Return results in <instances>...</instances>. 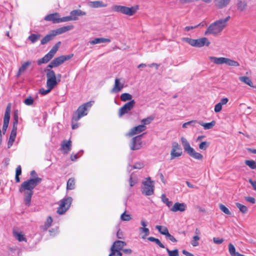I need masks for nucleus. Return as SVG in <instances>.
<instances>
[{
  "instance_id": "f257e3e1",
  "label": "nucleus",
  "mask_w": 256,
  "mask_h": 256,
  "mask_svg": "<svg viewBox=\"0 0 256 256\" xmlns=\"http://www.w3.org/2000/svg\"><path fill=\"white\" fill-rule=\"evenodd\" d=\"M42 181V179L40 178L36 177L24 181L21 184L19 192H24V201L26 206H29L30 204L32 196L34 193L33 190Z\"/></svg>"
},
{
  "instance_id": "f03ea898",
  "label": "nucleus",
  "mask_w": 256,
  "mask_h": 256,
  "mask_svg": "<svg viewBox=\"0 0 256 256\" xmlns=\"http://www.w3.org/2000/svg\"><path fill=\"white\" fill-rule=\"evenodd\" d=\"M230 18V16H228L224 19H220L212 23L205 32V35L212 34L216 36L220 34L227 26Z\"/></svg>"
},
{
  "instance_id": "7ed1b4c3",
  "label": "nucleus",
  "mask_w": 256,
  "mask_h": 256,
  "mask_svg": "<svg viewBox=\"0 0 256 256\" xmlns=\"http://www.w3.org/2000/svg\"><path fill=\"white\" fill-rule=\"evenodd\" d=\"M44 71L46 72V89L45 90L42 88L40 90V92L42 95H46L48 94L58 84L54 72L50 69H46Z\"/></svg>"
},
{
  "instance_id": "20e7f679",
  "label": "nucleus",
  "mask_w": 256,
  "mask_h": 256,
  "mask_svg": "<svg viewBox=\"0 0 256 256\" xmlns=\"http://www.w3.org/2000/svg\"><path fill=\"white\" fill-rule=\"evenodd\" d=\"M114 12H119L128 16H132L135 14L138 9V6L128 7L124 6L114 4L111 7Z\"/></svg>"
},
{
  "instance_id": "39448f33",
  "label": "nucleus",
  "mask_w": 256,
  "mask_h": 256,
  "mask_svg": "<svg viewBox=\"0 0 256 256\" xmlns=\"http://www.w3.org/2000/svg\"><path fill=\"white\" fill-rule=\"evenodd\" d=\"M181 142L184 151L191 157L198 160H202L203 158V156L198 152L190 146V143L187 140L184 138H181Z\"/></svg>"
},
{
  "instance_id": "423d86ee",
  "label": "nucleus",
  "mask_w": 256,
  "mask_h": 256,
  "mask_svg": "<svg viewBox=\"0 0 256 256\" xmlns=\"http://www.w3.org/2000/svg\"><path fill=\"white\" fill-rule=\"evenodd\" d=\"M208 58L211 62L218 65L226 64L228 66H240L238 62L224 57L218 58L210 56L208 57Z\"/></svg>"
},
{
  "instance_id": "0eeeda50",
  "label": "nucleus",
  "mask_w": 256,
  "mask_h": 256,
  "mask_svg": "<svg viewBox=\"0 0 256 256\" xmlns=\"http://www.w3.org/2000/svg\"><path fill=\"white\" fill-rule=\"evenodd\" d=\"M183 42H185L194 47L200 48L204 45L208 46L210 42L206 38H202L198 39H192L189 38H182Z\"/></svg>"
},
{
  "instance_id": "6e6552de",
  "label": "nucleus",
  "mask_w": 256,
  "mask_h": 256,
  "mask_svg": "<svg viewBox=\"0 0 256 256\" xmlns=\"http://www.w3.org/2000/svg\"><path fill=\"white\" fill-rule=\"evenodd\" d=\"M154 182L151 180L150 177L146 178V180L142 182V192L143 194L149 196L154 194Z\"/></svg>"
},
{
  "instance_id": "1a4fd4ad",
  "label": "nucleus",
  "mask_w": 256,
  "mask_h": 256,
  "mask_svg": "<svg viewBox=\"0 0 256 256\" xmlns=\"http://www.w3.org/2000/svg\"><path fill=\"white\" fill-rule=\"evenodd\" d=\"M93 102H89L80 106L77 110L78 116H74L72 120L78 121L82 117L86 116L88 114V109L91 108Z\"/></svg>"
},
{
  "instance_id": "9d476101",
  "label": "nucleus",
  "mask_w": 256,
  "mask_h": 256,
  "mask_svg": "<svg viewBox=\"0 0 256 256\" xmlns=\"http://www.w3.org/2000/svg\"><path fill=\"white\" fill-rule=\"evenodd\" d=\"M72 202L71 197H67L62 199L60 201L59 207L58 208L57 212L59 214H63L70 207Z\"/></svg>"
},
{
  "instance_id": "9b49d317",
  "label": "nucleus",
  "mask_w": 256,
  "mask_h": 256,
  "mask_svg": "<svg viewBox=\"0 0 256 256\" xmlns=\"http://www.w3.org/2000/svg\"><path fill=\"white\" fill-rule=\"evenodd\" d=\"M71 58L70 56H60L57 57L53 60L48 66L46 69H50L53 68H56L60 65L63 64L64 62L68 60Z\"/></svg>"
},
{
  "instance_id": "f8f14e48",
  "label": "nucleus",
  "mask_w": 256,
  "mask_h": 256,
  "mask_svg": "<svg viewBox=\"0 0 256 256\" xmlns=\"http://www.w3.org/2000/svg\"><path fill=\"white\" fill-rule=\"evenodd\" d=\"M136 102L134 100H132L125 104L118 110V116L122 117L123 115L128 114L134 106Z\"/></svg>"
},
{
  "instance_id": "ddd939ff",
  "label": "nucleus",
  "mask_w": 256,
  "mask_h": 256,
  "mask_svg": "<svg viewBox=\"0 0 256 256\" xmlns=\"http://www.w3.org/2000/svg\"><path fill=\"white\" fill-rule=\"evenodd\" d=\"M144 134L133 138L130 144V148L132 150H140L142 146V137Z\"/></svg>"
},
{
  "instance_id": "4468645a",
  "label": "nucleus",
  "mask_w": 256,
  "mask_h": 256,
  "mask_svg": "<svg viewBox=\"0 0 256 256\" xmlns=\"http://www.w3.org/2000/svg\"><path fill=\"white\" fill-rule=\"evenodd\" d=\"M182 153V148L176 142H174L172 144V150L170 152V159L172 160L176 157L181 156Z\"/></svg>"
},
{
  "instance_id": "2eb2a0df",
  "label": "nucleus",
  "mask_w": 256,
  "mask_h": 256,
  "mask_svg": "<svg viewBox=\"0 0 256 256\" xmlns=\"http://www.w3.org/2000/svg\"><path fill=\"white\" fill-rule=\"evenodd\" d=\"M146 129V126L140 124L131 128L128 135L131 136L144 132Z\"/></svg>"
},
{
  "instance_id": "dca6fc26",
  "label": "nucleus",
  "mask_w": 256,
  "mask_h": 256,
  "mask_svg": "<svg viewBox=\"0 0 256 256\" xmlns=\"http://www.w3.org/2000/svg\"><path fill=\"white\" fill-rule=\"evenodd\" d=\"M124 87V83L120 82V79L116 78L114 80V84L111 90V93H118L120 92Z\"/></svg>"
},
{
  "instance_id": "f3484780",
  "label": "nucleus",
  "mask_w": 256,
  "mask_h": 256,
  "mask_svg": "<svg viewBox=\"0 0 256 256\" xmlns=\"http://www.w3.org/2000/svg\"><path fill=\"white\" fill-rule=\"evenodd\" d=\"M73 21H76L78 20L79 16H86V13L84 11H82L80 9H76L72 10L70 12Z\"/></svg>"
},
{
  "instance_id": "a211bd4d",
  "label": "nucleus",
  "mask_w": 256,
  "mask_h": 256,
  "mask_svg": "<svg viewBox=\"0 0 256 256\" xmlns=\"http://www.w3.org/2000/svg\"><path fill=\"white\" fill-rule=\"evenodd\" d=\"M186 208V205L184 203L176 202L170 208V210L173 212L180 211V212H184Z\"/></svg>"
},
{
  "instance_id": "6ab92c4d",
  "label": "nucleus",
  "mask_w": 256,
  "mask_h": 256,
  "mask_svg": "<svg viewBox=\"0 0 256 256\" xmlns=\"http://www.w3.org/2000/svg\"><path fill=\"white\" fill-rule=\"evenodd\" d=\"M16 126H12V128L10 132L9 140L8 142V148H10L13 144L15 140V138L16 136Z\"/></svg>"
},
{
  "instance_id": "aec40b11",
  "label": "nucleus",
  "mask_w": 256,
  "mask_h": 256,
  "mask_svg": "<svg viewBox=\"0 0 256 256\" xmlns=\"http://www.w3.org/2000/svg\"><path fill=\"white\" fill-rule=\"evenodd\" d=\"M72 147V142L70 140H64L61 144V150L64 154H68L70 150Z\"/></svg>"
},
{
  "instance_id": "412c9836",
  "label": "nucleus",
  "mask_w": 256,
  "mask_h": 256,
  "mask_svg": "<svg viewBox=\"0 0 256 256\" xmlns=\"http://www.w3.org/2000/svg\"><path fill=\"white\" fill-rule=\"evenodd\" d=\"M74 28L72 25H69L67 26H64L56 30H53L52 32L55 36L64 34L68 30H72Z\"/></svg>"
},
{
  "instance_id": "4be33fe9",
  "label": "nucleus",
  "mask_w": 256,
  "mask_h": 256,
  "mask_svg": "<svg viewBox=\"0 0 256 256\" xmlns=\"http://www.w3.org/2000/svg\"><path fill=\"white\" fill-rule=\"evenodd\" d=\"M60 14L58 12L47 15L44 18L46 21L52 22L54 23H59Z\"/></svg>"
},
{
  "instance_id": "5701e85b",
  "label": "nucleus",
  "mask_w": 256,
  "mask_h": 256,
  "mask_svg": "<svg viewBox=\"0 0 256 256\" xmlns=\"http://www.w3.org/2000/svg\"><path fill=\"white\" fill-rule=\"evenodd\" d=\"M32 62L31 61L28 60L22 64L18 69L16 76L19 77L26 70V68L32 64Z\"/></svg>"
},
{
  "instance_id": "b1692460",
  "label": "nucleus",
  "mask_w": 256,
  "mask_h": 256,
  "mask_svg": "<svg viewBox=\"0 0 256 256\" xmlns=\"http://www.w3.org/2000/svg\"><path fill=\"white\" fill-rule=\"evenodd\" d=\"M88 4L90 7L92 8H104L107 6V4L100 0L90 2Z\"/></svg>"
},
{
  "instance_id": "393cba45",
  "label": "nucleus",
  "mask_w": 256,
  "mask_h": 256,
  "mask_svg": "<svg viewBox=\"0 0 256 256\" xmlns=\"http://www.w3.org/2000/svg\"><path fill=\"white\" fill-rule=\"evenodd\" d=\"M126 245V243L120 240H116L111 246L112 248L120 251Z\"/></svg>"
},
{
  "instance_id": "a878e982",
  "label": "nucleus",
  "mask_w": 256,
  "mask_h": 256,
  "mask_svg": "<svg viewBox=\"0 0 256 256\" xmlns=\"http://www.w3.org/2000/svg\"><path fill=\"white\" fill-rule=\"evenodd\" d=\"M55 35L54 34L52 30L48 34L46 35L44 38H42L41 40L40 43L42 44H45L50 40L54 39Z\"/></svg>"
},
{
  "instance_id": "bb28decb",
  "label": "nucleus",
  "mask_w": 256,
  "mask_h": 256,
  "mask_svg": "<svg viewBox=\"0 0 256 256\" xmlns=\"http://www.w3.org/2000/svg\"><path fill=\"white\" fill-rule=\"evenodd\" d=\"M111 40L109 38H96L94 40H91L90 42V44H96L104 42H110Z\"/></svg>"
},
{
  "instance_id": "cd10ccee",
  "label": "nucleus",
  "mask_w": 256,
  "mask_h": 256,
  "mask_svg": "<svg viewBox=\"0 0 256 256\" xmlns=\"http://www.w3.org/2000/svg\"><path fill=\"white\" fill-rule=\"evenodd\" d=\"M54 56L51 54L49 52L46 54L42 58L39 60L38 62V64H46L49 62Z\"/></svg>"
},
{
  "instance_id": "c85d7f7f",
  "label": "nucleus",
  "mask_w": 256,
  "mask_h": 256,
  "mask_svg": "<svg viewBox=\"0 0 256 256\" xmlns=\"http://www.w3.org/2000/svg\"><path fill=\"white\" fill-rule=\"evenodd\" d=\"M10 111H11V104H8L6 106V112L4 113V122H7L8 123H9V121H10Z\"/></svg>"
},
{
  "instance_id": "c756f323",
  "label": "nucleus",
  "mask_w": 256,
  "mask_h": 256,
  "mask_svg": "<svg viewBox=\"0 0 256 256\" xmlns=\"http://www.w3.org/2000/svg\"><path fill=\"white\" fill-rule=\"evenodd\" d=\"M230 0H215V4L219 8L226 6Z\"/></svg>"
},
{
  "instance_id": "7c9ffc66",
  "label": "nucleus",
  "mask_w": 256,
  "mask_h": 256,
  "mask_svg": "<svg viewBox=\"0 0 256 256\" xmlns=\"http://www.w3.org/2000/svg\"><path fill=\"white\" fill-rule=\"evenodd\" d=\"M198 124L204 127V130L211 129L216 124V122L214 120L210 122L204 123L202 121L198 122Z\"/></svg>"
},
{
  "instance_id": "2f4dec72",
  "label": "nucleus",
  "mask_w": 256,
  "mask_h": 256,
  "mask_svg": "<svg viewBox=\"0 0 256 256\" xmlns=\"http://www.w3.org/2000/svg\"><path fill=\"white\" fill-rule=\"evenodd\" d=\"M228 251L232 256H244L236 251V248L232 244H228Z\"/></svg>"
},
{
  "instance_id": "473e14b6",
  "label": "nucleus",
  "mask_w": 256,
  "mask_h": 256,
  "mask_svg": "<svg viewBox=\"0 0 256 256\" xmlns=\"http://www.w3.org/2000/svg\"><path fill=\"white\" fill-rule=\"evenodd\" d=\"M239 80L242 82L248 85L249 86L254 87L252 82L249 77L246 76H242L239 78Z\"/></svg>"
},
{
  "instance_id": "72a5a7b5",
  "label": "nucleus",
  "mask_w": 256,
  "mask_h": 256,
  "mask_svg": "<svg viewBox=\"0 0 256 256\" xmlns=\"http://www.w3.org/2000/svg\"><path fill=\"white\" fill-rule=\"evenodd\" d=\"M156 229H157L160 234L162 235H164L166 236L167 234H168V230L167 228L164 226H156Z\"/></svg>"
},
{
  "instance_id": "f704fd0d",
  "label": "nucleus",
  "mask_w": 256,
  "mask_h": 256,
  "mask_svg": "<svg viewBox=\"0 0 256 256\" xmlns=\"http://www.w3.org/2000/svg\"><path fill=\"white\" fill-rule=\"evenodd\" d=\"M237 8L238 10L242 12L245 10L246 8V3L244 1L238 0L237 2Z\"/></svg>"
},
{
  "instance_id": "c9c22d12",
  "label": "nucleus",
  "mask_w": 256,
  "mask_h": 256,
  "mask_svg": "<svg viewBox=\"0 0 256 256\" xmlns=\"http://www.w3.org/2000/svg\"><path fill=\"white\" fill-rule=\"evenodd\" d=\"M75 188V180L74 178H70L67 182L66 188L67 190H74Z\"/></svg>"
},
{
  "instance_id": "e433bc0d",
  "label": "nucleus",
  "mask_w": 256,
  "mask_h": 256,
  "mask_svg": "<svg viewBox=\"0 0 256 256\" xmlns=\"http://www.w3.org/2000/svg\"><path fill=\"white\" fill-rule=\"evenodd\" d=\"M148 240L150 242H154L161 248H165L164 246L160 242V241L158 238H156L152 236H150L148 238Z\"/></svg>"
},
{
  "instance_id": "4c0bfd02",
  "label": "nucleus",
  "mask_w": 256,
  "mask_h": 256,
  "mask_svg": "<svg viewBox=\"0 0 256 256\" xmlns=\"http://www.w3.org/2000/svg\"><path fill=\"white\" fill-rule=\"evenodd\" d=\"M40 34H32L28 37V39L30 40L32 43H34L40 39Z\"/></svg>"
},
{
  "instance_id": "58836bf2",
  "label": "nucleus",
  "mask_w": 256,
  "mask_h": 256,
  "mask_svg": "<svg viewBox=\"0 0 256 256\" xmlns=\"http://www.w3.org/2000/svg\"><path fill=\"white\" fill-rule=\"evenodd\" d=\"M132 96L128 93H123L120 96V100L122 102H126L127 100H132Z\"/></svg>"
},
{
  "instance_id": "ea45409f",
  "label": "nucleus",
  "mask_w": 256,
  "mask_h": 256,
  "mask_svg": "<svg viewBox=\"0 0 256 256\" xmlns=\"http://www.w3.org/2000/svg\"><path fill=\"white\" fill-rule=\"evenodd\" d=\"M236 207L239 209L240 211L242 214H246L248 212V208L246 206L238 203H236Z\"/></svg>"
},
{
  "instance_id": "a19ab883",
  "label": "nucleus",
  "mask_w": 256,
  "mask_h": 256,
  "mask_svg": "<svg viewBox=\"0 0 256 256\" xmlns=\"http://www.w3.org/2000/svg\"><path fill=\"white\" fill-rule=\"evenodd\" d=\"M14 234L15 238L19 241H26V238L24 236V235L22 234L20 232H14Z\"/></svg>"
},
{
  "instance_id": "79ce46f5",
  "label": "nucleus",
  "mask_w": 256,
  "mask_h": 256,
  "mask_svg": "<svg viewBox=\"0 0 256 256\" xmlns=\"http://www.w3.org/2000/svg\"><path fill=\"white\" fill-rule=\"evenodd\" d=\"M21 174H22L21 166H18L16 168V170L15 179H16V182H20V178L19 176Z\"/></svg>"
},
{
  "instance_id": "37998d69",
  "label": "nucleus",
  "mask_w": 256,
  "mask_h": 256,
  "mask_svg": "<svg viewBox=\"0 0 256 256\" xmlns=\"http://www.w3.org/2000/svg\"><path fill=\"white\" fill-rule=\"evenodd\" d=\"M60 42H58L50 50L49 52L52 54L53 56H54L56 52L58 51L60 45Z\"/></svg>"
},
{
  "instance_id": "c03bdc74",
  "label": "nucleus",
  "mask_w": 256,
  "mask_h": 256,
  "mask_svg": "<svg viewBox=\"0 0 256 256\" xmlns=\"http://www.w3.org/2000/svg\"><path fill=\"white\" fill-rule=\"evenodd\" d=\"M154 116H148L146 118H144L141 120V122L142 123V125H147L151 123V122L154 120Z\"/></svg>"
},
{
  "instance_id": "a18cd8bd",
  "label": "nucleus",
  "mask_w": 256,
  "mask_h": 256,
  "mask_svg": "<svg viewBox=\"0 0 256 256\" xmlns=\"http://www.w3.org/2000/svg\"><path fill=\"white\" fill-rule=\"evenodd\" d=\"M162 200L164 203L166 204L168 207L170 208L172 206V202L170 201L164 194L162 195Z\"/></svg>"
},
{
  "instance_id": "49530a36",
  "label": "nucleus",
  "mask_w": 256,
  "mask_h": 256,
  "mask_svg": "<svg viewBox=\"0 0 256 256\" xmlns=\"http://www.w3.org/2000/svg\"><path fill=\"white\" fill-rule=\"evenodd\" d=\"M198 124V121L196 120H191L184 123L182 124L183 128H186L188 126H196V124Z\"/></svg>"
},
{
  "instance_id": "de8ad7c7",
  "label": "nucleus",
  "mask_w": 256,
  "mask_h": 256,
  "mask_svg": "<svg viewBox=\"0 0 256 256\" xmlns=\"http://www.w3.org/2000/svg\"><path fill=\"white\" fill-rule=\"evenodd\" d=\"M166 250L168 252L169 256H178L179 252L178 249H175L172 250H170L168 248H166Z\"/></svg>"
},
{
  "instance_id": "09e8293b",
  "label": "nucleus",
  "mask_w": 256,
  "mask_h": 256,
  "mask_svg": "<svg viewBox=\"0 0 256 256\" xmlns=\"http://www.w3.org/2000/svg\"><path fill=\"white\" fill-rule=\"evenodd\" d=\"M110 252H111L109 254L108 256H122V253L114 249L110 248Z\"/></svg>"
},
{
  "instance_id": "8fccbe9b",
  "label": "nucleus",
  "mask_w": 256,
  "mask_h": 256,
  "mask_svg": "<svg viewBox=\"0 0 256 256\" xmlns=\"http://www.w3.org/2000/svg\"><path fill=\"white\" fill-rule=\"evenodd\" d=\"M120 218L123 221H130L132 219V216L130 214L124 212L121 214Z\"/></svg>"
},
{
  "instance_id": "3c124183",
  "label": "nucleus",
  "mask_w": 256,
  "mask_h": 256,
  "mask_svg": "<svg viewBox=\"0 0 256 256\" xmlns=\"http://www.w3.org/2000/svg\"><path fill=\"white\" fill-rule=\"evenodd\" d=\"M200 238L198 236H193L192 240L191 241V244L193 246H196L199 244L198 240Z\"/></svg>"
},
{
  "instance_id": "603ef678",
  "label": "nucleus",
  "mask_w": 256,
  "mask_h": 256,
  "mask_svg": "<svg viewBox=\"0 0 256 256\" xmlns=\"http://www.w3.org/2000/svg\"><path fill=\"white\" fill-rule=\"evenodd\" d=\"M18 110H16L14 111V120H13V126H18Z\"/></svg>"
},
{
  "instance_id": "864d4df0",
  "label": "nucleus",
  "mask_w": 256,
  "mask_h": 256,
  "mask_svg": "<svg viewBox=\"0 0 256 256\" xmlns=\"http://www.w3.org/2000/svg\"><path fill=\"white\" fill-rule=\"evenodd\" d=\"M139 230L140 232H144V236H142V238H144L146 236L150 234V230L148 228L140 227L139 228Z\"/></svg>"
},
{
  "instance_id": "5fc2aeb1",
  "label": "nucleus",
  "mask_w": 256,
  "mask_h": 256,
  "mask_svg": "<svg viewBox=\"0 0 256 256\" xmlns=\"http://www.w3.org/2000/svg\"><path fill=\"white\" fill-rule=\"evenodd\" d=\"M220 209L224 212V214L230 215L231 214L229 210L224 204H220L219 206Z\"/></svg>"
},
{
  "instance_id": "6e6d98bb",
  "label": "nucleus",
  "mask_w": 256,
  "mask_h": 256,
  "mask_svg": "<svg viewBox=\"0 0 256 256\" xmlns=\"http://www.w3.org/2000/svg\"><path fill=\"white\" fill-rule=\"evenodd\" d=\"M144 163L140 161L135 163L132 166V168L134 169H141L144 167Z\"/></svg>"
},
{
  "instance_id": "4d7b16f0",
  "label": "nucleus",
  "mask_w": 256,
  "mask_h": 256,
  "mask_svg": "<svg viewBox=\"0 0 256 256\" xmlns=\"http://www.w3.org/2000/svg\"><path fill=\"white\" fill-rule=\"evenodd\" d=\"M245 164L251 168L254 169L256 168V164L254 160H246L245 161Z\"/></svg>"
},
{
  "instance_id": "13d9d810",
  "label": "nucleus",
  "mask_w": 256,
  "mask_h": 256,
  "mask_svg": "<svg viewBox=\"0 0 256 256\" xmlns=\"http://www.w3.org/2000/svg\"><path fill=\"white\" fill-rule=\"evenodd\" d=\"M68 21H73L70 14L68 16H64L62 18H59V22Z\"/></svg>"
},
{
  "instance_id": "bf43d9fd",
  "label": "nucleus",
  "mask_w": 256,
  "mask_h": 256,
  "mask_svg": "<svg viewBox=\"0 0 256 256\" xmlns=\"http://www.w3.org/2000/svg\"><path fill=\"white\" fill-rule=\"evenodd\" d=\"M208 146L209 144L206 142H202L200 144L199 148L202 150H205L207 149Z\"/></svg>"
},
{
  "instance_id": "052dcab7",
  "label": "nucleus",
  "mask_w": 256,
  "mask_h": 256,
  "mask_svg": "<svg viewBox=\"0 0 256 256\" xmlns=\"http://www.w3.org/2000/svg\"><path fill=\"white\" fill-rule=\"evenodd\" d=\"M24 104L27 106H31L34 103V99L31 96H29L24 100Z\"/></svg>"
},
{
  "instance_id": "680f3d73",
  "label": "nucleus",
  "mask_w": 256,
  "mask_h": 256,
  "mask_svg": "<svg viewBox=\"0 0 256 256\" xmlns=\"http://www.w3.org/2000/svg\"><path fill=\"white\" fill-rule=\"evenodd\" d=\"M52 222V217L48 216L44 224L46 228H48V227H50L51 226Z\"/></svg>"
},
{
  "instance_id": "e2e57ef3",
  "label": "nucleus",
  "mask_w": 256,
  "mask_h": 256,
  "mask_svg": "<svg viewBox=\"0 0 256 256\" xmlns=\"http://www.w3.org/2000/svg\"><path fill=\"white\" fill-rule=\"evenodd\" d=\"M222 109V105L220 103H218L214 106V112H220Z\"/></svg>"
},
{
  "instance_id": "0e129e2a",
  "label": "nucleus",
  "mask_w": 256,
  "mask_h": 256,
  "mask_svg": "<svg viewBox=\"0 0 256 256\" xmlns=\"http://www.w3.org/2000/svg\"><path fill=\"white\" fill-rule=\"evenodd\" d=\"M137 183V180H133L132 176H130L129 180V184L130 186H134Z\"/></svg>"
},
{
  "instance_id": "69168bd1",
  "label": "nucleus",
  "mask_w": 256,
  "mask_h": 256,
  "mask_svg": "<svg viewBox=\"0 0 256 256\" xmlns=\"http://www.w3.org/2000/svg\"><path fill=\"white\" fill-rule=\"evenodd\" d=\"M245 200L248 202L252 204H254L256 200L254 198L251 196L245 197Z\"/></svg>"
},
{
  "instance_id": "338daca9",
  "label": "nucleus",
  "mask_w": 256,
  "mask_h": 256,
  "mask_svg": "<svg viewBox=\"0 0 256 256\" xmlns=\"http://www.w3.org/2000/svg\"><path fill=\"white\" fill-rule=\"evenodd\" d=\"M224 239L222 238H214L213 241L216 244H220L224 242Z\"/></svg>"
},
{
  "instance_id": "774afa93",
  "label": "nucleus",
  "mask_w": 256,
  "mask_h": 256,
  "mask_svg": "<svg viewBox=\"0 0 256 256\" xmlns=\"http://www.w3.org/2000/svg\"><path fill=\"white\" fill-rule=\"evenodd\" d=\"M166 237L172 242H176L177 241L176 240L169 232L168 233V234L166 236Z\"/></svg>"
}]
</instances>
